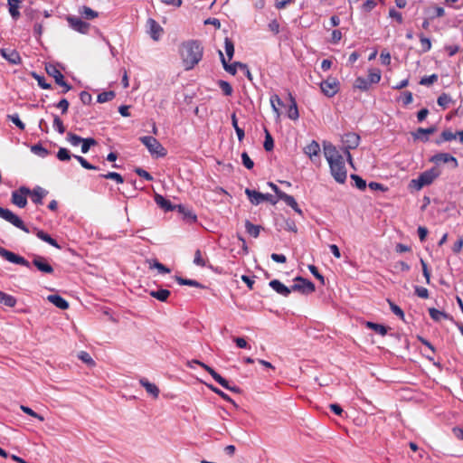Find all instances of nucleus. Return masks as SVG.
<instances>
[{"label": "nucleus", "instance_id": "f257e3e1", "mask_svg": "<svg viewBox=\"0 0 463 463\" xmlns=\"http://www.w3.org/2000/svg\"><path fill=\"white\" fill-rule=\"evenodd\" d=\"M203 47L196 41L184 43L181 46L180 54L186 71L192 70L203 57Z\"/></svg>", "mask_w": 463, "mask_h": 463}, {"label": "nucleus", "instance_id": "f03ea898", "mask_svg": "<svg viewBox=\"0 0 463 463\" xmlns=\"http://www.w3.org/2000/svg\"><path fill=\"white\" fill-rule=\"evenodd\" d=\"M440 175V171L437 167H432L421 173L418 178L410 182V187L417 191L422 189L426 185H430Z\"/></svg>", "mask_w": 463, "mask_h": 463}, {"label": "nucleus", "instance_id": "7ed1b4c3", "mask_svg": "<svg viewBox=\"0 0 463 463\" xmlns=\"http://www.w3.org/2000/svg\"><path fill=\"white\" fill-rule=\"evenodd\" d=\"M343 144V151L346 156L347 161L350 165H353V158L350 154V150L355 149L360 143V136L354 132L345 134L341 138Z\"/></svg>", "mask_w": 463, "mask_h": 463}, {"label": "nucleus", "instance_id": "20e7f679", "mask_svg": "<svg viewBox=\"0 0 463 463\" xmlns=\"http://www.w3.org/2000/svg\"><path fill=\"white\" fill-rule=\"evenodd\" d=\"M141 143L147 148L152 156L162 157L166 155V150L160 144V142L151 136H145L139 138Z\"/></svg>", "mask_w": 463, "mask_h": 463}, {"label": "nucleus", "instance_id": "39448f33", "mask_svg": "<svg viewBox=\"0 0 463 463\" xmlns=\"http://www.w3.org/2000/svg\"><path fill=\"white\" fill-rule=\"evenodd\" d=\"M323 148L324 155L326 161L328 162V165H332L335 163L338 165H345L344 157L337 150L335 146L329 142H324Z\"/></svg>", "mask_w": 463, "mask_h": 463}, {"label": "nucleus", "instance_id": "423d86ee", "mask_svg": "<svg viewBox=\"0 0 463 463\" xmlns=\"http://www.w3.org/2000/svg\"><path fill=\"white\" fill-rule=\"evenodd\" d=\"M0 218L12 223L16 228H19L25 232H29V230L26 228L24 222L9 209L0 207Z\"/></svg>", "mask_w": 463, "mask_h": 463}, {"label": "nucleus", "instance_id": "0eeeda50", "mask_svg": "<svg viewBox=\"0 0 463 463\" xmlns=\"http://www.w3.org/2000/svg\"><path fill=\"white\" fill-rule=\"evenodd\" d=\"M340 83L336 78L328 77L320 83L321 91L329 98L334 97L339 91Z\"/></svg>", "mask_w": 463, "mask_h": 463}, {"label": "nucleus", "instance_id": "6e6552de", "mask_svg": "<svg viewBox=\"0 0 463 463\" xmlns=\"http://www.w3.org/2000/svg\"><path fill=\"white\" fill-rule=\"evenodd\" d=\"M295 281L296 283L291 287V291H299L303 294H310L316 290L314 283L302 277H297Z\"/></svg>", "mask_w": 463, "mask_h": 463}, {"label": "nucleus", "instance_id": "1a4fd4ad", "mask_svg": "<svg viewBox=\"0 0 463 463\" xmlns=\"http://www.w3.org/2000/svg\"><path fill=\"white\" fill-rule=\"evenodd\" d=\"M45 70H46V72L48 73V75L52 77L58 85L65 88L64 92H67L71 90V86H69L64 81V77H63L62 73L60 71V70L57 68L56 65L48 63L45 66Z\"/></svg>", "mask_w": 463, "mask_h": 463}, {"label": "nucleus", "instance_id": "9d476101", "mask_svg": "<svg viewBox=\"0 0 463 463\" xmlns=\"http://www.w3.org/2000/svg\"><path fill=\"white\" fill-rule=\"evenodd\" d=\"M0 256L11 263L30 268V262L24 257L19 256L3 247H0Z\"/></svg>", "mask_w": 463, "mask_h": 463}, {"label": "nucleus", "instance_id": "9b49d317", "mask_svg": "<svg viewBox=\"0 0 463 463\" xmlns=\"http://www.w3.org/2000/svg\"><path fill=\"white\" fill-rule=\"evenodd\" d=\"M30 194V189L24 186L20 187L12 193V203L20 208H24L27 203L26 196Z\"/></svg>", "mask_w": 463, "mask_h": 463}, {"label": "nucleus", "instance_id": "f8f14e48", "mask_svg": "<svg viewBox=\"0 0 463 463\" xmlns=\"http://www.w3.org/2000/svg\"><path fill=\"white\" fill-rule=\"evenodd\" d=\"M329 167L334 179L339 184H344L347 176L345 165H338L335 163L329 165Z\"/></svg>", "mask_w": 463, "mask_h": 463}, {"label": "nucleus", "instance_id": "ddd939ff", "mask_svg": "<svg viewBox=\"0 0 463 463\" xmlns=\"http://www.w3.org/2000/svg\"><path fill=\"white\" fill-rule=\"evenodd\" d=\"M147 33L154 41H158L163 33V28L153 18H148L146 21Z\"/></svg>", "mask_w": 463, "mask_h": 463}, {"label": "nucleus", "instance_id": "4468645a", "mask_svg": "<svg viewBox=\"0 0 463 463\" xmlns=\"http://www.w3.org/2000/svg\"><path fill=\"white\" fill-rule=\"evenodd\" d=\"M67 21L74 31L80 33H87L90 29V24L82 21L80 17L69 15Z\"/></svg>", "mask_w": 463, "mask_h": 463}, {"label": "nucleus", "instance_id": "2eb2a0df", "mask_svg": "<svg viewBox=\"0 0 463 463\" xmlns=\"http://www.w3.org/2000/svg\"><path fill=\"white\" fill-rule=\"evenodd\" d=\"M218 52L224 70L232 73V64L229 62L232 60V42L228 37L225 38V52L228 60H226L222 51Z\"/></svg>", "mask_w": 463, "mask_h": 463}, {"label": "nucleus", "instance_id": "dca6fc26", "mask_svg": "<svg viewBox=\"0 0 463 463\" xmlns=\"http://www.w3.org/2000/svg\"><path fill=\"white\" fill-rule=\"evenodd\" d=\"M192 363L197 364L200 366H202L203 369H205L213 376V378L218 383H220L222 387H224L228 390H232V388L229 385V382L226 379H224L223 377H222L219 373H217L213 368H211L210 366L206 365L205 364H203L198 360H194Z\"/></svg>", "mask_w": 463, "mask_h": 463}, {"label": "nucleus", "instance_id": "f3484780", "mask_svg": "<svg viewBox=\"0 0 463 463\" xmlns=\"http://www.w3.org/2000/svg\"><path fill=\"white\" fill-rule=\"evenodd\" d=\"M430 161L435 163V164H439V163L448 164V163H451L453 168H457L458 165L457 158L455 156H451L449 153H439V154H436V155H434L430 158Z\"/></svg>", "mask_w": 463, "mask_h": 463}, {"label": "nucleus", "instance_id": "a211bd4d", "mask_svg": "<svg viewBox=\"0 0 463 463\" xmlns=\"http://www.w3.org/2000/svg\"><path fill=\"white\" fill-rule=\"evenodd\" d=\"M33 264L43 273L51 274L53 272V268L49 264L44 257L34 256Z\"/></svg>", "mask_w": 463, "mask_h": 463}, {"label": "nucleus", "instance_id": "6ab92c4d", "mask_svg": "<svg viewBox=\"0 0 463 463\" xmlns=\"http://www.w3.org/2000/svg\"><path fill=\"white\" fill-rule=\"evenodd\" d=\"M278 197L284 201L288 206H290L297 213L303 215L302 210L298 207V204L292 195H289L281 190H278Z\"/></svg>", "mask_w": 463, "mask_h": 463}, {"label": "nucleus", "instance_id": "aec40b11", "mask_svg": "<svg viewBox=\"0 0 463 463\" xmlns=\"http://www.w3.org/2000/svg\"><path fill=\"white\" fill-rule=\"evenodd\" d=\"M269 286L274 289L278 294L282 295L284 297H288L291 293V288H288L283 283H281L278 279H273L269 282Z\"/></svg>", "mask_w": 463, "mask_h": 463}, {"label": "nucleus", "instance_id": "412c9836", "mask_svg": "<svg viewBox=\"0 0 463 463\" xmlns=\"http://www.w3.org/2000/svg\"><path fill=\"white\" fill-rule=\"evenodd\" d=\"M245 194H247L250 202L254 205H258L264 202V194L251 190L250 188L245 189Z\"/></svg>", "mask_w": 463, "mask_h": 463}, {"label": "nucleus", "instance_id": "4be33fe9", "mask_svg": "<svg viewBox=\"0 0 463 463\" xmlns=\"http://www.w3.org/2000/svg\"><path fill=\"white\" fill-rule=\"evenodd\" d=\"M47 300L53 304L55 307H57L60 309L65 310L69 307V303L67 300H65L63 298H61L59 295H49L47 297Z\"/></svg>", "mask_w": 463, "mask_h": 463}, {"label": "nucleus", "instance_id": "5701e85b", "mask_svg": "<svg viewBox=\"0 0 463 463\" xmlns=\"http://www.w3.org/2000/svg\"><path fill=\"white\" fill-rule=\"evenodd\" d=\"M1 53L5 59L10 61L13 64H17L20 62V55L14 50L10 49H2Z\"/></svg>", "mask_w": 463, "mask_h": 463}, {"label": "nucleus", "instance_id": "b1692460", "mask_svg": "<svg viewBox=\"0 0 463 463\" xmlns=\"http://www.w3.org/2000/svg\"><path fill=\"white\" fill-rule=\"evenodd\" d=\"M139 383L146 389L147 393L152 395L154 398H157L159 395V389L157 386L150 382H148L146 379L142 378L139 380Z\"/></svg>", "mask_w": 463, "mask_h": 463}, {"label": "nucleus", "instance_id": "393cba45", "mask_svg": "<svg viewBox=\"0 0 463 463\" xmlns=\"http://www.w3.org/2000/svg\"><path fill=\"white\" fill-rule=\"evenodd\" d=\"M47 192L42 187H36L33 191L30 190V195L32 201L36 204H42L43 199L46 195Z\"/></svg>", "mask_w": 463, "mask_h": 463}, {"label": "nucleus", "instance_id": "a878e982", "mask_svg": "<svg viewBox=\"0 0 463 463\" xmlns=\"http://www.w3.org/2000/svg\"><path fill=\"white\" fill-rule=\"evenodd\" d=\"M435 131V127H430L428 128H419L414 133V137L426 142L429 140L428 135L433 134Z\"/></svg>", "mask_w": 463, "mask_h": 463}, {"label": "nucleus", "instance_id": "bb28decb", "mask_svg": "<svg viewBox=\"0 0 463 463\" xmlns=\"http://www.w3.org/2000/svg\"><path fill=\"white\" fill-rule=\"evenodd\" d=\"M155 202L156 203V204L161 207L162 209H164L165 211H173L174 209L176 208V206H174L172 205V203H170V201H168L167 199H165L163 195L161 194H156L155 195Z\"/></svg>", "mask_w": 463, "mask_h": 463}, {"label": "nucleus", "instance_id": "cd10ccee", "mask_svg": "<svg viewBox=\"0 0 463 463\" xmlns=\"http://www.w3.org/2000/svg\"><path fill=\"white\" fill-rule=\"evenodd\" d=\"M430 317L436 322H440L443 319H450V316L444 311H440L435 307L429 308Z\"/></svg>", "mask_w": 463, "mask_h": 463}, {"label": "nucleus", "instance_id": "c85d7f7f", "mask_svg": "<svg viewBox=\"0 0 463 463\" xmlns=\"http://www.w3.org/2000/svg\"><path fill=\"white\" fill-rule=\"evenodd\" d=\"M241 71L244 76H246L250 81L252 80V75L248 68V66L244 63L234 61L233 62V76Z\"/></svg>", "mask_w": 463, "mask_h": 463}, {"label": "nucleus", "instance_id": "c756f323", "mask_svg": "<svg viewBox=\"0 0 463 463\" xmlns=\"http://www.w3.org/2000/svg\"><path fill=\"white\" fill-rule=\"evenodd\" d=\"M8 10L14 20H17L20 17V1L19 0H7Z\"/></svg>", "mask_w": 463, "mask_h": 463}, {"label": "nucleus", "instance_id": "7c9ffc66", "mask_svg": "<svg viewBox=\"0 0 463 463\" xmlns=\"http://www.w3.org/2000/svg\"><path fill=\"white\" fill-rule=\"evenodd\" d=\"M304 152L310 158H312L315 156H317L320 152L319 144L317 141L313 140L311 143L305 146Z\"/></svg>", "mask_w": 463, "mask_h": 463}, {"label": "nucleus", "instance_id": "2f4dec72", "mask_svg": "<svg viewBox=\"0 0 463 463\" xmlns=\"http://www.w3.org/2000/svg\"><path fill=\"white\" fill-rule=\"evenodd\" d=\"M365 326L367 328L373 330L375 333H377L383 336L385 335L388 332V327L383 325H381V324H377V323H373V322H366Z\"/></svg>", "mask_w": 463, "mask_h": 463}, {"label": "nucleus", "instance_id": "473e14b6", "mask_svg": "<svg viewBox=\"0 0 463 463\" xmlns=\"http://www.w3.org/2000/svg\"><path fill=\"white\" fill-rule=\"evenodd\" d=\"M289 99L291 100V105L288 108V117L292 120H297L299 117L298 109L297 103L295 101V99L292 97V95L289 93Z\"/></svg>", "mask_w": 463, "mask_h": 463}, {"label": "nucleus", "instance_id": "72a5a7b5", "mask_svg": "<svg viewBox=\"0 0 463 463\" xmlns=\"http://www.w3.org/2000/svg\"><path fill=\"white\" fill-rule=\"evenodd\" d=\"M260 228L261 227L260 225H255L248 220L245 221L246 232L253 238H257L259 236Z\"/></svg>", "mask_w": 463, "mask_h": 463}, {"label": "nucleus", "instance_id": "f704fd0d", "mask_svg": "<svg viewBox=\"0 0 463 463\" xmlns=\"http://www.w3.org/2000/svg\"><path fill=\"white\" fill-rule=\"evenodd\" d=\"M176 208H178L179 213H183L184 218L189 222H194L196 221V215L188 208H185L184 205H176Z\"/></svg>", "mask_w": 463, "mask_h": 463}, {"label": "nucleus", "instance_id": "c9c22d12", "mask_svg": "<svg viewBox=\"0 0 463 463\" xmlns=\"http://www.w3.org/2000/svg\"><path fill=\"white\" fill-rule=\"evenodd\" d=\"M370 82L368 80L363 78V77H357L354 82V88L358 89L363 91H366L370 88Z\"/></svg>", "mask_w": 463, "mask_h": 463}, {"label": "nucleus", "instance_id": "e433bc0d", "mask_svg": "<svg viewBox=\"0 0 463 463\" xmlns=\"http://www.w3.org/2000/svg\"><path fill=\"white\" fill-rule=\"evenodd\" d=\"M270 105L273 111L277 114L278 117H279V108L283 106V101L277 94H274L270 97Z\"/></svg>", "mask_w": 463, "mask_h": 463}, {"label": "nucleus", "instance_id": "4c0bfd02", "mask_svg": "<svg viewBox=\"0 0 463 463\" xmlns=\"http://www.w3.org/2000/svg\"><path fill=\"white\" fill-rule=\"evenodd\" d=\"M381 71L379 69H370L368 71V81L370 84L378 83L381 80Z\"/></svg>", "mask_w": 463, "mask_h": 463}, {"label": "nucleus", "instance_id": "58836bf2", "mask_svg": "<svg viewBox=\"0 0 463 463\" xmlns=\"http://www.w3.org/2000/svg\"><path fill=\"white\" fill-rule=\"evenodd\" d=\"M79 13L88 20H92L98 16V13L88 6L80 7Z\"/></svg>", "mask_w": 463, "mask_h": 463}, {"label": "nucleus", "instance_id": "ea45409f", "mask_svg": "<svg viewBox=\"0 0 463 463\" xmlns=\"http://www.w3.org/2000/svg\"><path fill=\"white\" fill-rule=\"evenodd\" d=\"M37 237L39 239H41L42 241L49 243L50 245L53 246V247H56V248H60V246L58 245L57 241L52 239L49 234H47L46 232H43V231H38L37 233H36Z\"/></svg>", "mask_w": 463, "mask_h": 463}, {"label": "nucleus", "instance_id": "a19ab883", "mask_svg": "<svg viewBox=\"0 0 463 463\" xmlns=\"http://www.w3.org/2000/svg\"><path fill=\"white\" fill-rule=\"evenodd\" d=\"M115 98V92L112 90L104 91L98 95L97 101L99 103H105L112 100Z\"/></svg>", "mask_w": 463, "mask_h": 463}, {"label": "nucleus", "instance_id": "79ce46f5", "mask_svg": "<svg viewBox=\"0 0 463 463\" xmlns=\"http://www.w3.org/2000/svg\"><path fill=\"white\" fill-rule=\"evenodd\" d=\"M150 295L160 301H165L170 295V291L168 289H159L151 291Z\"/></svg>", "mask_w": 463, "mask_h": 463}, {"label": "nucleus", "instance_id": "37998d69", "mask_svg": "<svg viewBox=\"0 0 463 463\" xmlns=\"http://www.w3.org/2000/svg\"><path fill=\"white\" fill-rule=\"evenodd\" d=\"M176 281L180 285H185V286H191V287H196V288H203V286L199 283L198 281L194 279H184L181 277H176Z\"/></svg>", "mask_w": 463, "mask_h": 463}, {"label": "nucleus", "instance_id": "c03bdc74", "mask_svg": "<svg viewBox=\"0 0 463 463\" xmlns=\"http://www.w3.org/2000/svg\"><path fill=\"white\" fill-rule=\"evenodd\" d=\"M0 303L6 307H13L16 304V299L11 295L3 293Z\"/></svg>", "mask_w": 463, "mask_h": 463}, {"label": "nucleus", "instance_id": "a18cd8bd", "mask_svg": "<svg viewBox=\"0 0 463 463\" xmlns=\"http://www.w3.org/2000/svg\"><path fill=\"white\" fill-rule=\"evenodd\" d=\"M457 138V134L453 133L451 130L446 129L442 131L440 135V140H438L437 143L439 144L445 141H451Z\"/></svg>", "mask_w": 463, "mask_h": 463}, {"label": "nucleus", "instance_id": "49530a36", "mask_svg": "<svg viewBox=\"0 0 463 463\" xmlns=\"http://www.w3.org/2000/svg\"><path fill=\"white\" fill-rule=\"evenodd\" d=\"M67 141L73 146H78L79 145L81 144V142L83 141V138L80 137V136L76 135V134H73L71 132H69L67 134Z\"/></svg>", "mask_w": 463, "mask_h": 463}, {"label": "nucleus", "instance_id": "de8ad7c7", "mask_svg": "<svg viewBox=\"0 0 463 463\" xmlns=\"http://www.w3.org/2000/svg\"><path fill=\"white\" fill-rule=\"evenodd\" d=\"M265 140H264V144H263V146H264V149L266 151H271L274 147V140L270 135V133L265 129Z\"/></svg>", "mask_w": 463, "mask_h": 463}, {"label": "nucleus", "instance_id": "09e8293b", "mask_svg": "<svg viewBox=\"0 0 463 463\" xmlns=\"http://www.w3.org/2000/svg\"><path fill=\"white\" fill-rule=\"evenodd\" d=\"M100 177L114 180L118 184H122L124 182L122 175L116 172H109L108 174L101 175Z\"/></svg>", "mask_w": 463, "mask_h": 463}, {"label": "nucleus", "instance_id": "8fccbe9b", "mask_svg": "<svg viewBox=\"0 0 463 463\" xmlns=\"http://www.w3.org/2000/svg\"><path fill=\"white\" fill-rule=\"evenodd\" d=\"M74 158L80 164V165L88 170H97L98 167L90 164L84 157L80 156H73Z\"/></svg>", "mask_w": 463, "mask_h": 463}, {"label": "nucleus", "instance_id": "3c124183", "mask_svg": "<svg viewBox=\"0 0 463 463\" xmlns=\"http://www.w3.org/2000/svg\"><path fill=\"white\" fill-rule=\"evenodd\" d=\"M419 37H420L422 52H429L431 49L430 40L429 38L425 37L422 33H420L419 35Z\"/></svg>", "mask_w": 463, "mask_h": 463}, {"label": "nucleus", "instance_id": "603ef678", "mask_svg": "<svg viewBox=\"0 0 463 463\" xmlns=\"http://www.w3.org/2000/svg\"><path fill=\"white\" fill-rule=\"evenodd\" d=\"M96 144V141L94 138H83V141L81 142V152L83 154H86L89 152L91 146H94Z\"/></svg>", "mask_w": 463, "mask_h": 463}, {"label": "nucleus", "instance_id": "864d4df0", "mask_svg": "<svg viewBox=\"0 0 463 463\" xmlns=\"http://www.w3.org/2000/svg\"><path fill=\"white\" fill-rule=\"evenodd\" d=\"M79 359H80L83 363L93 366L95 365L94 360L91 358V356L85 351H81L78 354Z\"/></svg>", "mask_w": 463, "mask_h": 463}, {"label": "nucleus", "instance_id": "5fc2aeb1", "mask_svg": "<svg viewBox=\"0 0 463 463\" xmlns=\"http://www.w3.org/2000/svg\"><path fill=\"white\" fill-rule=\"evenodd\" d=\"M388 303L391 310L401 319L404 320V312L402 311V309L399 306L392 302L390 299H388Z\"/></svg>", "mask_w": 463, "mask_h": 463}, {"label": "nucleus", "instance_id": "6e6d98bb", "mask_svg": "<svg viewBox=\"0 0 463 463\" xmlns=\"http://www.w3.org/2000/svg\"><path fill=\"white\" fill-rule=\"evenodd\" d=\"M351 179L354 181L355 186L360 190H364L366 187V182L361 176L357 175H351Z\"/></svg>", "mask_w": 463, "mask_h": 463}, {"label": "nucleus", "instance_id": "4d7b16f0", "mask_svg": "<svg viewBox=\"0 0 463 463\" xmlns=\"http://www.w3.org/2000/svg\"><path fill=\"white\" fill-rule=\"evenodd\" d=\"M57 157L61 161H68L71 158V155L67 148H60L57 153Z\"/></svg>", "mask_w": 463, "mask_h": 463}, {"label": "nucleus", "instance_id": "13d9d810", "mask_svg": "<svg viewBox=\"0 0 463 463\" xmlns=\"http://www.w3.org/2000/svg\"><path fill=\"white\" fill-rule=\"evenodd\" d=\"M20 409H21L24 413H26V414H28V415H30V416L33 417V418L38 419L40 421H43V420H44V418H43L42 415H40V414L36 413L35 411H33L31 408H29V407H27V406L21 405V406H20Z\"/></svg>", "mask_w": 463, "mask_h": 463}, {"label": "nucleus", "instance_id": "bf43d9fd", "mask_svg": "<svg viewBox=\"0 0 463 463\" xmlns=\"http://www.w3.org/2000/svg\"><path fill=\"white\" fill-rule=\"evenodd\" d=\"M437 80H438V75L432 74V75L425 76V77L421 78L420 84L429 86V85L433 84Z\"/></svg>", "mask_w": 463, "mask_h": 463}, {"label": "nucleus", "instance_id": "052dcab7", "mask_svg": "<svg viewBox=\"0 0 463 463\" xmlns=\"http://www.w3.org/2000/svg\"><path fill=\"white\" fill-rule=\"evenodd\" d=\"M450 100V97L448 94L442 93L441 95L439 96L437 103L439 106L445 109L448 107Z\"/></svg>", "mask_w": 463, "mask_h": 463}, {"label": "nucleus", "instance_id": "680f3d73", "mask_svg": "<svg viewBox=\"0 0 463 463\" xmlns=\"http://www.w3.org/2000/svg\"><path fill=\"white\" fill-rule=\"evenodd\" d=\"M53 128L60 133L63 134L65 132V128L61 119L58 116H54L53 118Z\"/></svg>", "mask_w": 463, "mask_h": 463}, {"label": "nucleus", "instance_id": "e2e57ef3", "mask_svg": "<svg viewBox=\"0 0 463 463\" xmlns=\"http://www.w3.org/2000/svg\"><path fill=\"white\" fill-rule=\"evenodd\" d=\"M8 119L11 120L17 128H19L21 130H24L25 126L24 124L21 121L18 114H13V115H8Z\"/></svg>", "mask_w": 463, "mask_h": 463}, {"label": "nucleus", "instance_id": "0e129e2a", "mask_svg": "<svg viewBox=\"0 0 463 463\" xmlns=\"http://www.w3.org/2000/svg\"><path fill=\"white\" fill-rule=\"evenodd\" d=\"M242 164L247 169H252L254 166L253 161L250 159L246 152L241 154Z\"/></svg>", "mask_w": 463, "mask_h": 463}, {"label": "nucleus", "instance_id": "69168bd1", "mask_svg": "<svg viewBox=\"0 0 463 463\" xmlns=\"http://www.w3.org/2000/svg\"><path fill=\"white\" fill-rule=\"evenodd\" d=\"M194 263L196 266H200V267L205 266V260L203 258L202 252L199 250H197L194 253Z\"/></svg>", "mask_w": 463, "mask_h": 463}, {"label": "nucleus", "instance_id": "338daca9", "mask_svg": "<svg viewBox=\"0 0 463 463\" xmlns=\"http://www.w3.org/2000/svg\"><path fill=\"white\" fill-rule=\"evenodd\" d=\"M32 152L41 156H46L48 155V151L43 148L41 145H34L32 146Z\"/></svg>", "mask_w": 463, "mask_h": 463}, {"label": "nucleus", "instance_id": "774afa93", "mask_svg": "<svg viewBox=\"0 0 463 463\" xmlns=\"http://www.w3.org/2000/svg\"><path fill=\"white\" fill-rule=\"evenodd\" d=\"M415 294L421 298H429V290L426 288L423 287H415Z\"/></svg>", "mask_w": 463, "mask_h": 463}]
</instances>
